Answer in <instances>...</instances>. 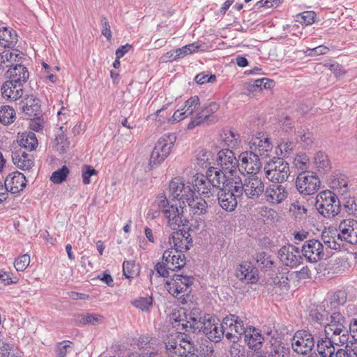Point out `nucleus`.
<instances>
[{
  "label": "nucleus",
  "mask_w": 357,
  "mask_h": 357,
  "mask_svg": "<svg viewBox=\"0 0 357 357\" xmlns=\"http://www.w3.org/2000/svg\"><path fill=\"white\" fill-rule=\"evenodd\" d=\"M193 278L183 275L174 274L165 282V288L170 294L176 298H181L192 284Z\"/></svg>",
  "instance_id": "nucleus-12"
},
{
  "label": "nucleus",
  "mask_w": 357,
  "mask_h": 357,
  "mask_svg": "<svg viewBox=\"0 0 357 357\" xmlns=\"http://www.w3.org/2000/svg\"><path fill=\"white\" fill-rule=\"evenodd\" d=\"M4 185L8 192L18 193L26 187V177L19 172H12L6 176Z\"/></svg>",
  "instance_id": "nucleus-26"
},
{
  "label": "nucleus",
  "mask_w": 357,
  "mask_h": 357,
  "mask_svg": "<svg viewBox=\"0 0 357 357\" xmlns=\"http://www.w3.org/2000/svg\"><path fill=\"white\" fill-rule=\"evenodd\" d=\"M13 164L22 170H29L34 165L33 156L26 153L22 148L15 150L12 153Z\"/></svg>",
  "instance_id": "nucleus-27"
},
{
  "label": "nucleus",
  "mask_w": 357,
  "mask_h": 357,
  "mask_svg": "<svg viewBox=\"0 0 357 357\" xmlns=\"http://www.w3.org/2000/svg\"><path fill=\"white\" fill-rule=\"evenodd\" d=\"M2 97L9 101H16L23 95L22 86L8 80L1 86Z\"/></svg>",
  "instance_id": "nucleus-30"
},
{
  "label": "nucleus",
  "mask_w": 357,
  "mask_h": 357,
  "mask_svg": "<svg viewBox=\"0 0 357 357\" xmlns=\"http://www.w3.org/2000/svg\"><path fill=\"white\" fill-rule=\"evenodd\" d=\"M294 165L298 169L303 172H307V169L310 167V159L303 153L298 154L294 159Z\"/></svg>",
  "instance_id": "nucleus-48"
},
{
  "label": "nucleus",
  "mask_w": 357,
  "mask_h": 357,
  "mask_svg": "<svg viewBox=\"0 0 357 357\" xmlns=\"http://www.w3.org/2000/svg\"><path fill=\"white\" fill-rule=\"evenodd\" d=\"M264 192L265 200L271 204H279L288 196L286 188L281 183H273L264 190Z\"/></svg>",
  "instance_id": "nucleus-23"
},
{
  "label": "nucleus",
  "mask_w": 357,
  "mask_h": 357,
  "mask_svg": "<svg viewBox=\"0 0 357 357\" xmlns=\"http://www.w3.org/2000/svg\"><path fill=\"white\" fill-rule=\"evenodd\" d=\"M200 105L199 98L195 96L188 99L182 110L185 109L187 115L190 116L195 111L197 107Z\"/></svg>",
  "instance_id": "nucleus-51"
},
{
  "label": "nucleus",
  "mask_w": 357,
  "mask_h": 357,
  "mask_svg": "<svg viewBox=\"0 0 357 357\" xmlns=\"http://www.w3.org/2000/svg\"><path fill=\"white\" fill-rule=\"evenodd\" d=\"M332 189L340 195L347 193L349 190L348 178L344 175H336L331 183Z\"/></svg>",
  "instance_id": "nucleus-40"
},
{
  "label": "nucleus",
  "mask_w": 357,
  "mask_h": 357,
  "mask_svg": "<svg viewBox=\"0 0 357 357\" xmlns=\"http://www.w3.org/2000/svg\"><path fill=\"white\" fill-rule=\"evenodd\" d=\"M316 14L313 11H305L296 15V21L305 25L312 24L314 22Z\"/></svg>",
  "instance_id": "nucleus-56"
},
{
  "label": "nucleus",
  "mask_w": 357,
  "mask_h": 357,
  "mask_svg": "<svg viewBox=\"0 0 357 357\" xmlns=\"http://www.w3.org/2000/svg\"><path fill=\"white\" fill-rule=\"evenodd\" d=\"M195 80L197 84H203L205 83L213 82L215 80V76L214 75L208 76L207 74L201 73L196 75Z\"/></svg>",
  "instance_id": "nucleus-62"
},
{
  "label": "nucleus",
  "mask_w": 357,
  "mask_h": 357,
  "mask_svg": "<svg viewBox=\"0 0 357 357\" xmlns=\"http://www.w3.org/2000/svg\"><path fill=\"white\" fill-rule=\"evenodd\" d=\"M19 144L21 148L29 151L33 150L38 146L36 135L32 132H23L20 137Z\"/></svg>",
  "instance_id": "nucleus-41"
},
{
  "label": "nucleus",
  "mask_w": 357,
  "mask_h": 357,
  "mask_svg": "<svg viewBox=\"0 0 357 357\" xmlns=\"http://www.w3.org/2000/svg\"><path fill=\"white\" fill-rule=\"evenodd\" d=\"M194 188V191L199 194L208 195L211 192L212 186L209 176L202 174H196L192 176V181L190 183Z\"/></svg>",
  "instance_id": "nucleus-33"
},
{
  "label": "nucleus",
  "mask_w": 357,
  "mask_h": 357,
  "mask_svg": "<svg viewBox=\"0 0 357 357\" xmlns=\"http://www.w3.org/2000/svg\"><path fill=\"white\" fill-rule=\"evenodd\" d=\"M264 171L266 178L275 183H282L287 181L291 173L289 163L279 157H274L268 162Z\"/></svg>",
  "instance_id": "nucleus-4"
},
{
  "label": "nucleus",
  "mask_w": 357,
  "mask_h": 357,
  "mask_svg": "<svg viewBox=\"0 0 357 357\" xmlns=\"http://www.w3.org/2000/svg\"><path fill=\"white\" fill-rule=\"evenodd\" d=\"M17 41L15 31L6 27L0 28V46L3 47H13Z\"/></svg>",
  "instance_id": "nucleus-36"
},
{
  "label": "nucleus",
  "mask_w": 357,
  "mask_h": 357,
  "mask_svg": "<svg viewBox=\"0 0 357 357\" xmlns=\"http://www.w3.org/2000/svg\"><path fill=\"white\" fill-rule=\"evenodd\" d=\"M169 195L173 199L181 201L185 204L195 196V191L190 183H185L181 178L176 177L169 182Z\"/></svg>",
  "instance_id": "nucleus-11"
},
{
  "label": "nucleus",
  "mask_w": 357,
  "mask_h": 357,
  "mask_svg": "<svg viewBox=\"0 0 357 357\" xmlns=\"http://www.w3.org/2000/svg\"><path fill=\"white\" fill-rule=\"evenodd\" d=\"M176 230L169 236V243L174 248L173 250L183 253L192 246V240L188 231L183 229Z\"/></svg>",
  "instance_id": "nucleus-21"
},
{
  "label": "nucleus",
  "mask_w": 357,
  "mask_h": 357,
  "mask_svg": "<svg viewBox=\"0 0 357 357\" xmlns=\"http://www.w3.org/2000/svg\"><path fill=\"white\" fill-rule=\"evenodd\" d=\"M273 82L268 78H262L256 79L253 84L250 85V91H256L257 89L262 90L263 89H270L273 86Z\"/></svg>",
  "instance_id": "nucleus-53"
},
{
  "label": "nucleus",
  "mask_w": 357,
  "mask_h": 357,
  "mask_svg": "<svg viewBox=\"0 0 357 357\" xmlns=\"http://www.w3.org/2000/svg\"><path fill=\"white\" fill-rule=\"evenodd\" d=\"M349 335L352 340L357 342V318H354L351 320L349 327Z\"/></svg>",
  "instance_id": "nucleus-64"
},
{
  "label": "nucleus",
  "mask_w": 357,
  "mask_h": 357,
  "mask_svg": "<svg viewBox=\"0 0 357 357\" xmlns=\"http://www.w3.org/2000/svg\"><path fill=\"white\" fill-rule=\"evenodd\" d=\"M15 119L14 109L8 105L0 107V122L4 125L10 124Z\"/></svg>",
  "instance_id": "nucleus-42"
},
{
  "label": "nucleus",
  "mask_w": 357,
  "mask_h": 357,
  "mask_svg": "<svg viewBox=\"0 0 357 357\" xmlns=\"http://www.w3.org/2000/svg\"><path fill=\"white\" fill-rule=\"evenodd\" d=\"M347 344L324 333V337L317 340V350L320 357H334L335 346Z\"/></svg>",
  "instance_id": "nucleus-22"
},
{
  "label": "nucleus",
  "mask_w": 357,
  "mask_h": 357,
  "mask_svg": "<svg viewBox=\"0 0 357 357\" xmlns=\"http://www.w3.org/2000/svg\"><path fill=\"white\" fill-rule=\"evenodd\" d=\"M237 188L241 190V195H245L250 199H257L264 192V185L262 181L257 176H252L244 179L243 183L241 182L240 178L236 176Z\"/></svg>",
  "instance_id": "nucleus-10"
},
{
  "label": "nucleus",
  "mask_w": 357,
  "mask_h": 357,
  "mask_svg": "<svg viewBox=\"0 0 357 357\" xmlns=\"http://www.w3.org/2000/svg\"><path fill=\"white\" fill-rule=\"evenodd\" d=\"M204 122H210L208 120V115L205 114V113H204L201 109V111H199L189 122L187 126V128L188 130H192Z\"/></svg>",
  "instance_id": "nucleus-49"
},
{
  "label": "nucleus",
  "mask_w": 357,
  "mask_h": 357,
  "mask_svg": "<svg viewBox=\"0 0 357 357\" xmlns=\"http://www.w3.org/2000/svg\"><path fill=\"white\" fill-rule=\"evenodd\" d=\"M301 250L304 257L312 263L321 261L324 257V245L317 239L306 241L303 245Z\"/></svg>",
  "instance_id": "nucleus-19"
},
{
  "label": "nucleus",
  "mask_w": 357,
  "mask_h": 357,
  "mask_svg": "<svg viewBox=\"0 0 357 357\" xmlns=\"http://www.w3.org/2000/svg\"><path fill=\"white\" fill-rule=\"evenodd\" d=\"M162 213L167 219V226L172 230L178 229L185 226L188 220L184 216L183 206L170 204L164 194H160L155 198L151 208L147 213V218L155 219Z\"/></svg>",
  "instance_id": "nucleus-1"
},
{
  "label": "nucleus",
  "mask_w": 357,
  "mask_h": 357,
  "mask_svg": "<svg viewBox=\"0 0 357 357\" xmlns=\"http://www.w3.org/2000/svg\"><path fill=\"white\" fill-rule=\"evenodd\" d=\"M290 211L296 218L301 219L306 213L307 209L299 202H295L290 206Z\"/></svg>",
  "instance_id": "nucleus-58"
},
{
  "label": "nucleus",
  "mask_w": 357,
  "mask_h": 357,
  "mask_svg": "<svg viewBox=\"0 0 357 357\" xmlns=\"http://www.w3.org/2000/svg\"><path fill=\"white\" fill-rule=\"evenodd\" d=\"M236 276L241 280H245L248 283L255 284L258 281L257 270L250 261H244L238 266Z\"/></svg>",
  "instance_id": "nucleus-28"
},
{
  "label": "nucleus",
  "mask_w": 357,
  "mask_h": 357,
  "mask_svg": "<svg viewBox=\"0 0 357 357\" xmlns=\"http://www.w3.org/2000/svg\"><path fill=\"white\" fill-rule=\"evenodd\" d=\"M97 171L89 165H84L82 170V181L84 184H89L90 177L93 175L97 174Z\"/></svg>",
  "instance_id": "nucleus-60"
},
{
  "label": "nucleus",
  "mask_w": 357,
  "mask_h": 357,
  "mask_svg": "<svg viewBox=\"0 0 357 357\" xmlns=\"http://www.w3.org/2000/svg\"><path fill=\"white\" fill-rule=\"evenodd\" d=\"M23 54L16 50H5L0 53V69L14 67L15 63L21 62Z\"/></svg>",
  "instance_id": "nucleus-31"
},
{
  "label": "nucleus",
  "mask_w": 357,
  "mask_h": 357,
  "mask_svg": "<svg viewBox=\"0 0 357 357\" xmlns=\"http://www.w3.org/2000/svg\"><path fill=\"white\" fill-rule=\"evenodd\" d=\"M245 342L248 344V347L252 349H259L261 344L264 338L259 330L253 327L245 328V332H243Z\"/></svg>",
  "instance_id": "nucleus-35"
},
{
  "label": "nucleus",
  "mask_w": 357,
  "mask_h": 357,
  "mask_svg": "<svg viewBox=\"0 0 357 357\" xmlns=\"http://www.w3.org/2000/svg\"><path fill=\"white\" fill-rule=\"evenodd\" d=\"M313 335L307 331H296L291 339V347L297 354L305 355L310 353L314 347Z\"/></svg>",
  "instance_id": "nucleus-13"
},
{
  "label": "nucleus",
  "mask_w": 357,
  "mask_h": 357,
  "mask_svg": "<svg viewBox=\"0 0 357 357\" xmlns=\"http://www.w3.org/2000/svg\"><path fill=\"white\" fill-rule=\"evenodd\" d=\"M344 208L349 215L357 214V198L349 197L344 203Z\"/></svg>",
  "instance_id": "nucleus-59"
},
{
  "label": "nucleus",
  "mask_w": 357,
  "mask_h": 357,
  "mask_svg": "<svg viewBox=\"0 0 357 357\" xmlns=\"http://www.w3.org/2000/svg\"><path fill=\"white\" fill-rule=\"evenodd\" d=\"M202 331L209 340L218 342L223 336V333L218 326V319L210 315H204L202 324H201Z\"/></svg>",
  "instance_id": "nucleus-24"
},
{
  "label": "nucleus",
  "mask_w": 357,
  "mask_h": 357,
  "mask_svg": "<svg viewBox=\"0 0 357 357\" xmlns=\"http://www.w3.org/2000/svg\"><path fill=\"white\" fill-rule=\"evenodd\" d=\"M285 271L279 272L273 278V282L281 289L287 290L289 287V271L285 268Z\"/></svg>",
  "instance_id": "nucleus-46"
},
{
  "label": "nucleus",
  "mask_w": 357,
  "mask_h": 357,
  "mask_svg": "<svg viewBox=\"0 0 357 357\" xmlns=\"http://www.w3.org/2000/svg\"><path fill=\"white\" fill-rule=\"evenodd\" d=\"M254 152L245 151L239 155L238 171L242 174H256L261 167L258 155Z\"/></svg>",
  "instance_id": "nucleus-15"
},
{
  "label": "nucleus",
  "mask_w": 357,
  "mask_h": 357,
  "mask_svg": "<svg viewBox=\"0 0 357 357\" xmlns=\"http://www.w3.org/2000/svg\"><path fill=\"white\" fill-rule=\"evenodd\" d=\"M225 144L231 149L236 148L240 142L239 135L233 130H227L222 136Z\"/></svg>",
  "instance_id": "nucleus-44"
},
{
  "label": "nucleus",
  "mask_w": 357,
  "mask_h": 357,
  "mask_svg": "<svg viewBox=\"0 0 357 357\" xmlns=\"http://www.w3.org/2000/svg\"><path fill=\"white\" fill-rule=\"evenodd\" d=\"M296 186L298 192L305 195L314 194L320 187V180L312 172H303L296 179Z\"/></svg>",
  "instance_id": "nucleus-9"
},
{
  "label": "nucleus",
  "mask_w": 357,
  "mask_h": 357,
  "mask_svg": "<svg viewBox=\"0 0 357 357\" xmlns=\"http://www.w3.org/2000/svg\"><path fill=\"white\" fill-rule=\"evenodd\" d=\"M213 160V155L210 151L205 149H201L196 151V164L202 168H208V169L211 167V165Z\"/></svg>",
  "instance_id": "nucleus-38"
},
{
  "label": "nucleus",
  "mask_w": 357,
  "mask_h": 357,
  "mask_svg": "<svg viewBox=\"0 0 357 357\" xmlns=\"http://www.w3.org/2000/svg\"><path fill=\"white\" fill-rule=\"evenodd\" d=\"M123 273L126 278H133L139 273V268L134 261H125L123 264Z\"/></svg>",
  "instance_id": "nucleus-47"
},
{
  "label": "nucleus",
  "mask_w": 357,
  "mask_h": 357,
  "mask_svg": "<svg viewBox=\"0 0 357 357\" xmlns=\"http://www.w3.org/2000/svg\"><path fill=\"white\" fill-rule=\"evenodd\" d=\"M328 51V48L324 45H320L315 48L307 49L305 54L309 56H315L318 55L325 54Z\"/></svg>",
  "instance_id": "nucleus-61"
},
{
  "label": "nucleus",
  "mask_w": 357,
  "mask_h": 357,
  "mask_svg": "<svg viewBox=\"0 0 357 357\" xmlns=\"http://www.w3.org/2000/svg\"><path fill=\"white\" fill-rule=\"evenodd\" d=\"M185 315V319H178V326H181L183 329L188 332H201L203 319L204 315L202 313L199 309L193 308L188 314H185L183 312Z\"/></svg>",
  "instance_id": "nucleus-17"
},
{
  "label": "nucleus",
  "mask_w": 357,
  "mask_h": 357,
  "mask_svg": "<svg viewBox=\"0 0 357 357\" xmlns=\"http://www.w3.org/2000/svg\"><path fill=\"white\" fill-rule=\"evenodd\" d=\"M271 344L267 349L269 357H289V351L279 341L274 340L270 342Z\"/></svg>",
  "instance_id": "nucleus-39"
},
{
  "label": "nucleus",
  "mask_w": 357,
  "mask_h": 357,
  "mask_svg": "<svg viewBox=\"0 0 357 357\" xmlns=\"http://www.w3.org/2000/svg\"><path fill=\"white\" fill-rule=\"evenodd\" d=\"M316 208L325 218H331L340 212L341 205L336 195L329 190H324L317 195Z\"/></svg>",
  "instance_id": "nucleus-5"
},
{
  "label": "nucleus",
  "mask_w": 357,
  "mask_h": 357,
  "mask_svg": "<svg viewBox=\"0 0 357 357\" xmlns=\"http://www.w3.org/2000/svg\"><path fill=\"white\" fill-rule=\"evenodd\" d=\"M220 329L227 339H239L245 332L243 321L237 316L231 314L225 317L220 324Z\"/></svg>",
  "instance_id": "nucleus-14"
},
{
  "label": "nucleus",
  "mask_w": 357,
  "mask_h": 357,
  "mask_svg": "<svg viewBox=\"0 0 357 357\" xmlns=\"http://www.w3.org/2000/svg\"><path fill=\"white\" fill-rule=\"evenodd\" d=\"M164 343L169 355L176 354L178 357H199L195 353V345L187 334L178 332L172 333L165 340Z\"/></svg>",
  "instance_id": "nucleus-2"
},
{
  "label": "nucleus",
  "mask_w": 357,
  "mask_h": 357,
  "mask_svg": "<svg viewBox=\"0 0 357 357\" xmlns=\"http://www.w3.org/2000/svg\"><path fill=\"white\" fill-rule=\"evenodd\" d=\"M30 263L29 255L25 254L16 259L14 261V266L17 271H24Z\"/></svg>",
  "instance_id": "nucleus-57"
},
{
  "label": "nucleus",
  "mask_w": 357,
  "mask_h": 357,
  "mask_svg": "<svg viewBox=\"0 0 357 357\" xmlns=\"http://www.w3.org/2000/svg\"><path fill=\"white\" fill-rule=\"evenodd\" d=\"M314 163L317 168L325 170L329 166L327 155L322 152H318L314 156Z\"/></svg>",
  "instance_id": "nucleus-55"
},
{
  "label": "nucleus",
  "mask_w": 357,
  "mask_h": 357,
  "mask_svg": "<svg viewBox=\"0 0 357 357\" xmlns=\"http://www.w3.org/2000/svg\"><path fill=\"white\" fill-rule=\"evenodd\" d=\"M6 77L9 79L8 80L23 86L28 80L29 73L26 68L19 63H15L14 67L8 68L6 73Z\"/></svg>",
  "instance_id": "nucleus-29"
},
{
  "label": "nucleus",
  "mask_w": 357,
  "mask_h": 357,
  "mask_svg": "<svg viewBox=\"0 0 357 357\" xmlns=\"http://www.w3.org/2000/svg\"><path fill=\"white\" fill-rule=\"evenodd\" d=\"M132 305L144 312H149L153 306L152 296L139 297L132 301Z\"/></svg>",
  "instance_id": "nucleus-45"
},
{
  "label": "nucleus",
  "mask_w": 357,
  "mask_h": 357,
  "mask_svg": "<svg viewBox=\"0 0 357 357\" xmlns=\"http://www.w3.org/2000/svg\"><path fill=\"white\" fill-rule=\"evenodd\" d=\"M249 148L250 152H255L253 154L267 158L273 149V145L266 135L259 132L250 140Z\"/></svg>",
  "instance_id": "nucleus-16"
},
{
  "label": "nucleus",
  "mask_w": 357,
  "mask_h": 357,
  "mask_svg": "<svg viewBox=\"0 0 357 357\" xmlns=\"http://www.w3.org/2000/svg\"><path fill=\"white\" fill-rule=\"evenodd\" d=\"M185 264V257L183 253L168 249L163 252L162 261L155 266L157 273L163 278L169 276V271H176Z\"/></svg>",
  "instance_id": "nucleus-3"
},
{
  "label": "nucleus",
  "mask_w": 357,
  "mask_h": 357,
  "mask_svg": "<svg viewBox=\"0 0 357 357\" xmlns=\"http://www.w3.org/2000/svg\"><path fill=\"white\" fill-rule=\"evenodd\" d=\"M69 174V169L66 166H63L61 169L54 172L50 177V180L54 183H61L66 180Z\"/></svg>",
  "instance_id": "nucleus-52"
},
{
  "label": "nucleus",
  "mask_w": 357,
  "mask_h": 357,
  "mask_svg": "<svg viewBox=\"0 0 357 357\" xmlns=\"http://www.w3.org/2000/svg\"><path fill=\"white\" fill-rule=\"evenodd\" d=\"M338 238L351 244H357V221L344 220L339 225Z\"/></svg>",
  "instance_id": "nucleus-25"
},
{
  "label": "nucleus",
  "mask_w": 357,
  "mask_h": 357,
  "mask_svg": "<svg viewBox=\"0 0 357 357\" xmlns=\"http://www.w3.org/2000/svg\"><path fill=\"white\" fill-rule=\"evenodd\" d=\"M20 105L22 112L29 118L36 116L40 108L39 100L33 96H27L24 100L20 101Z\"/></svg>",
  "instance_id": "nucleus-34"
},
{
  "label": "nucleus",
  "mask_w": 357,
  "mask_h": 357,
  "mask_svg": "<svg viewBox=\"0 0 357 357\" xmlns=\"http://www.w3.org/2000/svg\"><path fill=\"white\" fill-rule=\"evenodd\" d=\"M241 190L234 180L227 183L226 188H221L218 193L221 208L227 211H233L237 206L238 199L241 197Z\"/></svg>",
  "instance_id": "nucleus-8"
},
{
  "label": "nucleus",
  "mask_w": 357,
  "mask_h": 357,
  "mask_svg": "<svg viewBox=\"0 0 357 357\" xmlns=\"http://www.w3.org/2000/svg\"><path fill=\"white\" fill-rule=\"evenodd\" d=\"M219 109V105L215 102H210L207 105L202 107V110L205 114L208 115V120L211 123L217 121V118L213 116V114L216 112Z\"/></svg>",
  "instance_id": "nucleus-54"
},
{
  "label": "nucleus",
  "mask_w": 357,
  "mask_h": 357,
  "mask_svg": "<svg viewBox=\"0 0 357 357\" xmlns=\"http://www.w3.org/2000/svg\"><path fill=\"white\" fill-rule=\"evenodd\" d=\"M188 206L194 215H203L207 212L208 204L205 199L198 196H193L188 201Z\"/></svg>",
  "instance_id": "nucleus-37"
},
{
  "label": "nucleus",
  "mask_w": 357,
  "mask_h": 357,
  "mask_svg": "<svg viewBox=\"0 0 357 357\" xmlns=\"http://www.w3.org/2000/svg\"><path fill=\"white\" fill-rule=\"evenodd\" d=\"M217 160L221 169L227 172L230 176H234V174L237 173L239 158L237 159L235 153L229 149L219 151Z\"/></svg>",
  "instance_id": "nucleus-18"
},
{
  "label": "nucleus",
  "mask_w": 357,
  "mask_h": 357,
  "mask_svg": "<svg viewBox=\"0 0 357 357\" xmlns=\"http://www.w3.org/2000/svg\"><path fill=\"white\" fill-rule=\"evenodd\" d=\"M101 24L102 26V34L109 40L112 38V31L110 29V25L105 17H102L101 19Z\"/></svg>",
  "instance_id": "nucleus-63"
},
{
  "label": "nucleus",
  "mask_w": 357,
  "mask_h": 357,
  "mask_svg": "<svg viewBox=\"0 0 357 357\" xmlns=\"http://www.w3.org/2000/svg\"><path fill=\"white\" fill-rule=\"evenodd\" d=\"M207 173L209 176L211 186L213 188H218L220 190L221 188H226V185L231 182L229 177L226 175L228 173L222 169L218 171L214 167H210L208 169Z\"/></svg>",
  "instance_id": "nucleus-32"
},
{
  "label": "nucleus",
  "mask_w": 357,
  "mask_h": 357,
  "mask_svg": "<svg viewBox=\"0 0 357 357\" xmlns=\"http://www.w3.org/2000/svg\"><path fill=\"white\" fill-rule=\"evenodd\" d=\"M104 321V317L98 314L87 313L79 316L78 321L83 324L99 325Z\"/></svg>",
  "instance_id": "nucleus-43"
},
{
  "label": "nucleus",
  "mask_w": 357,
  "mask_h": 357,
  "mask_svg": "<svg viewBox=\"0 0 357 357\" xmlns=\"http://www.w3.org/2000/svg\"><path fill=\"white\" fill-rule=\"evenodd\" d=\"M175 140L174 134L165 135L158 140L150 156L149 165L151 167L158 166L165 160L169 155Z\"/></svg>",
  "instance_id": "nucleus-7"
},
{
  "label": "nucleus",
  "mask_w": 357,
  "mask_h": 357,
  "mask_svg": "<svg viewBox=\"0 0 357 357\" xmlns=\"http://www.w3.org/2000/svg\"><path fill=\"white\" fill-rule=\"evenodd\" d=\"M278 257L284 265L291 268L299 265L303 260L300 249L291 244L282 246L278 252Z\"/></svg>",
  "instance_id": "nucleus-20"
},
{
  "label": "nucleus",
  "mask_w": 357,
  "mask_h": 357,
  "mask_svg": "<svg viewBox=\"0 0 357 357\" xmlns=\"http://www.w3.org/2000/svg\"><path fill=\"white\" fill-rule=\"evenodd\" d=\"M73 350V342L62 341L56 344V354L58 357H66V354Z\"/></svg>",
  "instance_id": "nucleus-50"
},
{
  "label": "nucleus",
  "mask_w": 357,
  "mask_h": 357,
  "mask_svg": "<svg viewBox=\"0 0 357 357\" xmlns=\"http://www.w3.org/2000/svg\"><path fill=\"white\" fill-rule=\"evenodd\" d=\"M345 324L344 317L340 312H335L331 315L329 322L325 326L324 333L338 339L340 342L348 343L349 335Z\"/></svg>",
  "instance_id": "nucleus-6"
}]
</instances>
